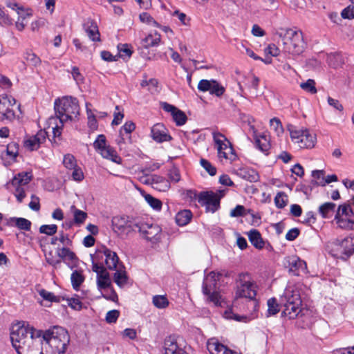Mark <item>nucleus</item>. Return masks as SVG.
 I'll return each instance as SVG.
<instances>
[{
  "instance_id": "423d86ee",
  "label": "nucleus",
  "mask_w": 354,
  "mask_h": 354,
  "mask_svg": "<svg viewBox=\"0 0 354 354\" xmlns=\"http://www.w3.org/2000/svg\"><path fill=\"white\" fill-rule=\"evenodd\" d=\"M327 249L333 257L347 260L354 253V241L351 236L336 239L327 245Z\"/></svg>"
},
{
  "instance_id": "f257e3e1",
  "label": "nucleus",
  "mask_w": 354,
  "mask_h": 354,
  "mask_svg": "<svg viewBox=\"0 0 354 354\" xmlns=\"http://www.w3.org/2000/svg\"><path fill=\"white\" fill-rule=\"evenodd\" d=\"M41 333L24 322L12 328L10 339L18 354H45Z\"/></svg>"
},
{
  "instance_id": "6ab92c4d",
  "label": "nucleus",
  "mask_w": 354,
  "mask_h": 354,
  "mask_svg": "<svg viewBox=\"0 0 354 354\" xmlns=\"http://www.w3.org/2000/svg\"><path fill=\"white\" fill-rule=\"evenodd\" d=\"M286 267L295 276L306 273L307 266L304 261L295 256L288 257L286 260Z\"/></svg>"
},
{
  "instance_id": "e2e57ef3",
  "label": "nucleus",
  "mask_w": 354,
  "mask_h": 354,
  "mask_svg": "<svg viewBox=\"0 0 354 354\" xmlns=\"http://www.w3.org/2000/svg\"><path fill=\"white\" fill-rule=\"evenodd\" d=\"M46 260L48 264L51 265L54 268H57L62 262L61 258H55L51 252L46 255Z\"/></svg>"
},
{
  "instance_id": "2eb2a0df",
  "label": "nucleus",
  "mask_w": 354,
  "mask_h": 354,
  "mask_svg": "<svg viewBox=\"0 0 354 354\" xmlns=\"http://www.w3.org/2000/svg\"><path fill=\"white\" fill-rule=\"evenodd\" d=\"M32 178H12L5 184L9 192H13L19 203H21L26 197L24 186L27 185Z\"/></svg>"
},
{
  "instance_id": "4d7b16f0",
  "label": "nucleus",
  "mask_w": 354,
  "mask_h": 354,
  "mask_svg": "<svg viewBox=\"0 0 354 354\" xmlns=\"http://www.w3.org/2000/svg\"><path fill=\"white\" fill-rule=\"evenodd\" d=\"M349 212L353 214V210L348 204L341 205L338 207L335 216H349Z\"/></svg>"
},
{
  "instance_id": "c756f323",
  "label": "nucleus",
  "mask_w": 354,
  "mask_h": 354,
  "mask_svg": "<svg viewBox=\"0 0 354 354\" xmlns=\"http://www.w3.org/2000/svg\"><path fill=\"white\" fill-rule=\"evenodd\" d=\"M248 238L250 243L258 249H262L264 247V241L260 232L257 230H252L248 232Z\"/></svg>"
},
{
  "instance_id": "0e129e2a",
  "label": "nucleus",
  "mask_w": 354,
  "mask_h": 354,
  "mask_svg": "<svg viewBox=\"0 0 354 354\" xmlns=\"http://www.w3.org/2000/svg\"><path fill=\"white\" fill-rule=\"evenodd\" d=\"M258 6L266 10L271 9L274 3V0H257Z\"/></svg>"
},
{
  "instance_id": "b1692460",
  "label": "nucleus",
  "mask_w": 354,
  "mask_h": 354,
  "mask_svg": "<svg viewBox=\"0 0 354 354\" xmlns=\"http://www.w3.org/2000/svg\"><path fill=\"white\" fill-rule=\"evenodd\" d=\"M84 29L87 35L93 41H100V35L96 23L88 19L83 24Z\"/></svg>"
},
{
  "instance_id": "a878e982",
  "label": "nucleus",
  "mask_w": 354,
  "mask_h": 354,
  "mask_svg": "<svg viewBox=\"0 0 354 354\" xmlns=\"http://www.w3.org/2000/svg\"><path fill=\"white\" fill-rule=\"evenodd\" d=\"M102 253L105 257V263L109 270H116L119 262V258L116 252L109 248H104Z\"/></svg>"
},
{
  "instance_id": "9b49d317",
  "label": "nucleus",
  "mask_w": 354,
  "mask_h": 354,
  "mask_svg": "<svg viewBox=\"0 0 354 354\" xmlns=\"http://www.w3.org/2000/svg\"><path fill=\"white\" fill-rule=\"evenodd\" d=\"M218 193L206 191L198 194V203L205 207L206 212L214 213L219 209L220 201L225 195V190H218Z\"/></svg>"
},
{
  "instance_id": "72a5a7b5",
  "label": "nucleus",
  "mask_w": 354,
  "mask_h": 354,
  "mask_svg": "<svg viewBox=\"0 0 354 354\" xmlns=\"http://www.w3.org/2000/svg\"><path fill=\"white\" fill-rule=\"evenodd\" d=\"M255 143L257 147L263 153H267L270 149V140L265 134L257 136Z\"/></svg>"
},
{
  "instance_id": "bb28decb",
  "label": "nucleus",
  "mask_w": 354,
  "mask_h": 354,
  "mask_svg": "<svg viewBox=\"0 0 354 354\" xmlns=\"http://www.w3.org/2000/svg\"><path fill=\"white\" fill-rule=\"evenodd\" d=\"M164 348L165 354H187L171 337L165 340Z\"/></svg>"
},
{
  "instance_id": "f8f14e48",
  "label": "nucleus",
  "mask_w": 354,
  "mask_h": 354,
  "mask_svg": "<svg viewBox=\"0 0 354 354\" xmlns=\"http://www.w3.org/2000/svg\"><path fill=\"white\" fill-rule=\"evenodd\" d=\"M138 221L129 216H115L111 220L112 229L118 235H128L132 232H136Z\"/></svg>"
},
{
  "instance_id": "aec40b11",
  "label": "nucleus",
  "mask_w": 354,
  "mask_h": 354,
  "mask_svg": "<svg viewBox=\"0 0 354 354\" xmlns=\"http://www.w3.org/2000/svg\"><path fill=\"white\" fill-rule=\"evenodd\" d=\"M161 106L164 111L171 113L177 126H182L186 123L187 117L183 111L167 102H162Z\"/></svg>"
},
{
  "instance_id": "5fc2aeb1",
  "label": "nucleus",
  "mask_w": 354,
  "mask_h": 354,
  "mask_svg": "<svg viewBox=\"0 0 354 354\" xmlns=\"http://www.w3.org/2000/svg\"><path fill=\"white\" fill-rule=\"evenodd\" d=\"M201 166L206 170L207 174L210 176H214L216 174V169L208 160L202 158L201 160Z\"/></svg>"
},
{
  "instance_id": "f03ea898",
  "label": "nucleus",
  "mask_w": 354,
  "mask_h": 354,
  "mask_svg": "<svg viewBox=\"0 0 354 354\" xmlns=\"http://www.w3.org/2000/svg\"><path fill=\"white\" fill-rule=\"evenodd\" d=\"M79 111L80 106L78 101L75 97H64L62 99L55 100V111L56 118H50V122L51 124L58 118L60 125L56 124V125L52 128L55 137H59L61 136L62 128L64 123L68 120H72L73 117L76 118L79 114Z\"/></svg>"
},
{
  "instance_id": "603ef678",
  "label": "nucleus",
  "mask_w": 354,
  "mask_h": 354,
  "mask_svg": "<svg viewBox=\"0 0 354 354\" xmlns=\"http://www.w3.org/2000/svg\"><path fill=\"white\" fill-rule=\"evenodd\" d=\"M270 128L274 129L277 136L283 133V129L279 118H274L270 121Z\"/></svg>"
},
{
  "instance_id": "338daca9",
  "label": "nucleus",
  "mask_w": 354,
  "mask_h": 354,
  "mask_svg": "<svg viewBox=\"0 0 354 354\" xmlns=\"http://www.w3.org/2000/svg\"><path fill=\"white\" fill-rule=\"evenodd\" d=\"M136 129V125L133 122H127L120 129V134H122L124 131L125 133L129 134L133 131Z\"/></svg>"
},
{
  "instance_id": "9d476101",
  "label": "nucleus",
  "mask_w": 354,
  "mask_h": 354,
  "mask_svg": "<svg viewBox=\"0 0 354 354\" xmlns=\"http://www.w3.org/2000/svg\"><path fill=\"white\" fill-rule=\"evenodd\" d=\"M221 276L220 273L210 272L203 283V293L207 296V299L216 306H221L219 293L216 290V281Z\"/></svg>"
},
{
  "instance_id": "ddd939ff",
  "label": "nucleus",
  "mask_w": 354,
  "mask_h": 354,
  "mask_svg": "<svg viewBox=\"0 0 354 354\" xmlns=\"http://www.w3.org/2000/svg\"><path fill=\"white\" fill-rule=\"evenodd\" d=\"M93 147L104 158L118 164L121 163L122 158L118 155L116 151L110 145H106V139L104 135H98L93 142Z\"/></svg>"
},
{
  "instance_id": "bf43d9fd",
  "label": "nucleus",
  "mask_w": 354,
  "mask_h": 354,
  "mask_svg": "<svg viewBox=\"0 0 354 354\" xmlns=\"http://www.w3.org/2000/svg\"><path fill=\"white\" fill-rule=\"evenodd\" d=\"M338 178H316L312 180L313 186H325L332 182L337 181Z\"/></svg>"
},
{
  "instance_id": "de8ad7c7",
  "label": "nucleus",
  "mask_w": 354,
  "mask_h": 354,
  "mask_svg": "<svg viewBox=\"0 0 354 354\" xmlns=\"http://www.w3.org/2000/svg\"><path fill=\"white\" fill-rule=\"evenodd\" d=\"M145 201L147 202V203L154 209L156 210H160L162 208V202L156 198L152 196L150 194H146L145 196Z\"/></svg>"
},
{
  "instance_id": "412c9836",
  "label": "nucleus",
  "mask_w": 354,
  "mask_h": 354,
  "mask_svg": "<svg viewBox=\"0 0 354 354\" xmlns=\"http://www.w3.org/2000/svg\"><path fill=\"white\" fill-rule=\"evenodd\" d=\"M47 138V132L45 130H39L37 134L30 136L24 141V147L30 151L37 150L41 144L44 143Z\"/></svg>"
},
{
  "instance_id": "864d4df0",
  "label": "nucleus",
  "mask_w": 354,
  "mask_h": 354,
  "mask_svg": "<svg viewBox=\"0 0 354 354\" xmlns=\"http://www.w3.org/2000/svg\"><path fill=\"white\" fill-rule=\"evenodd\" d=\"M19 152V145L15 142H12L7 145L6 153L12 158H15Z\"/></svg>"
},
{
  "instance_id": "6e6552de",
  "label": "nucleus",
  "mask_w": 354,
  "mask_h": 354,
  "mask_svg": "<svg viewBox=\"0 0 354 354\" xmlns=\"http://www.w3.org/2000/svg\"><path fill=\"white\" fill-rule=\"evenodd\" d=\"M288 129L290 132L292 140L302 149H312L316 143V135L310 133L308 129H297L293 125H288Z\"/></svg>"
},
{
  "instance_id": "4be33fe9",
  "label": "nucleus",
  "mask_w": 354,
  "mask_h": 354,
  "mask_svg": "<svg viewBox=\"0 0 354 354\" xmlns=\"http://www.w3.org/2000/svg\"><path fill=\"white\" fill-rule=\"evenodd\" d=\"M207 348L211 354H241L230 349L216 339H209Z\"/></svg>"
},
{
  "instance_id": "49530a36",
  "label": "nucleus",
  "mask_w": 354,
  "mask_h": 354,
  "mask_svg": "<svg viewBox=\"0 0 354 354\" xmlns=\"http://www.w3.org/2000/svg\"><path fill=\"white\" fill-rule=\"evenodd\" d=\"M300 87L304 91L311 94H315L317 92V90L315 87V82L312 79H309L306 82L301 83Z\"/></svg>"
},
{
  "instance_id": "052dcab7",
  "label": "nucleus",
  "mask_w": 354,
  "mask_h": 354,
  "mask_svg": "<svg viewBox=\"0 0 354 354\" xmlns=\"http://www.w3.org/2000/svg\"><path fill=\"white\" fill-rule=\"evenodd\" d=\"M115 142L118 147V149L120 151H122L124 153L128 152V146L125 139L123 137V134L119 135V137L115 140Z\"/></svg>"
},
{
  "instance_id": "69168bd1",
  "label": "nucleus",
  "mask_w": 354,
  "mask_h": 354,
  "mask_svg": "<svg viewBox=\"0 0 354 354\" xmlns=\"http://www.w3.org/2000/svg\"><path fill=\"white\" fill-rule=\"evenodd\" d=\"M0 24L10 26L12 24V19L0 8Z\"/></svg>"
},
{
  "instance_id": "393cba45",
  "label": "nucleus",
  "mask_w": 354,
  "mask_h": 354,
  "mask_svg": "<svg viewBox=\"0 0 354 354\" xmlns=\"http://www.w3.org/2000/svg\"><path fill=\"white\" fill-rule=\"evenodd\" d=\"M151 133L152 138L158 142L169 141L172 139L170 135L165 132L163 125L159 123L152 127Z\"/></svg>"
},
{
  "instance_id": "8fccbe9b",
  "label": "nucleus",
  "mask_w": 354,
  "mask_h": 354,
  "mask_svg": "<svg viewBox=\"0 0 354 354\" xmlns=\"http://www.w3.org/2000/svg\"><path fill=\"white\" fill-rule=\"evenodd\" d=\"M287 196L283 192H279L274 198V203L277 207L283 208L287 205Z\"/></svg>"
},
{
  "instance_id": "13d9d810",
  "label": "nucleus",
  "mask_w": 354,
  "mask_h": 354,
  "mask_svg": "<svg viewBox=\"0 0 354 354\" xmlns=\"http://www.w3.org/2000/svg\"><path fill=\"white\" fill-rule=\"evenodd\" d=\"M120 316V311L118 310H111L107 312L105 320L109 324L115 323Z\"/></svg>"
},
{
  "instance_id": "4468645a",
  "label": "nucleus",
  "mask_w": 354,
  "mask_h": 354,
  "mask_svg": "<svg viewBox=\"0 0 354 354\" xmlns=\"http://www.w3.org/2000/svg\"><path fill=\"white\" fill-rule=\"evenodd\" d=\"M16 100L12 96L0 95V120L11 121L15 118V113L13 107Z\"/></svg>"
},
{
  "instance_id": "a19ab883",
  "label": "nucleus",
  "mask_w": 354,
  "mask_h": 354,
  "mask_svg": "<svg viewBox=\"0 0 354 354\" xmlns=\"http://www.w3.org/2000/svg\"><path fill=\"white\" fill-rule=\"evenodd\" d=\"M113 279L115 283L118 286H123L127 282V276L126 272L122 270H117L114 274Z\"/></svg>"
},
{
  "instance_id": "ea45409f",
  "label": "nucleus",
  "mask_w": 354,
  "mask_h": 354,
  "mask_svg": "<svg viewBox=\"0 0 354 354\" xmlns=\"http://www.w3.org/2000/svg\"><path fill=\"white\" fill-rule=\"evenodd\" d=\"M39 295L46 301L50 302L59 303L61 297L55 295L53 292H48L45 289H41L38 291Z\"/></svg>"
},
{
  "instance_id": "58836bf2",
  "label": "nucleus",
  "mask_w": 354,
  "mask_h": 354,
  "mask_svg": "<svg viewBox=\"0 0 354 354\" xmlns=\"http://www.w3.org/2000/svg\"><path fill=\"white\" fill-rule=\"evenodd\" d=\"M162 180H154L153 188L159 192H166L170 187V181L169 178H161Z\"/></svg>"
},
{
  "instance_id": "7ed1b4c3",
  "label": "nucleus",
  "mask_w": 354,
  "mask_h": 354,
  "mask_svg": "<svg viewBox=\"0 0 354 354\" xmlns=\"http://www.w3.org/2000/svg\"><path fill=\"white\" fill-rule=\"evenodd\" d=\"M45 354H64L70 342L67 330L55 326L46 330L42 336Z\"/></svg>"
},
{
  "instance_id": "c03bdc74",
  "label": "nucleus",
  "mask_w": 354,
  "mask_h": 354,
  "mask_svg": "<svg viewBox=\"0 0 354 354\" xmlns=\"http://www.w3.org/2000/svg\"><path fill=\"white\" fill-rule=\"evenodd\" d=\"M141 22L154 27H160V25L146 12H142L139 15Z\"/></svg>"
},
{
  "instance_id": "2f4dec72",
  "label": "nucleus",
  "mask_w": 354,
  "mask_h": 354,
  "mask_svg": "<svg viewBox=\"0 0 354 354\" xmlns=\"http://www.w3.org/2000/svg\"><path fill=\"white\" fill-rule=\"evenodd\" d=\"M58 257L63 259L64 262L70 261L71 263H75L77 260L75 254L68 248H62L57 253Z\"/></svg>"
},
{
  "instance_id": "dca6fc26",
  "label": "nucleus",
  "mask_w": 354,
  "mask_h": 354,
  "mask_svg": "<svg viewBox=\"0 0 354 354\" xmlns=\"http://www.w3.org/2000/svg\"><path fill=\"white\" fill-rule=\"evenodd\" d=\"M136 232H140L145 239L153 243L158 242L160 239L161 228L158 225L138 221Z\"/></svg>"
},
{
  "instance_id": "774afa93",
  "label": "nucleus",
  "mask_w": 354,
  "mask_h": 354,
  "mask_svg": "<svg viewBox=\"0 0 354 354\" xmlns=\"http://www.w3.org/2000/svg\"><path fill=\"white\" fill-rule=\"evenodd\" d=\"M68 304L71 308L77 310H80L82 308V302L80 301V299L76 298L68 299Z\"/></svg>"
},
{
  "instance_id": "7c9ffc66",
  "label": "nucleus",
  "mask_w": 354,
  "mask_h": 354,
  "mask_svg": "<svg viewBox=\"0 0 354 354\" xmlns=\"http://www.w3.org/2000/svg\"><path fill=\"white\" fill-rule=\"evenodd\" d=\"M71 212L73 216V222L77 226L82 225L88 216L86 212L77 209L75 205L71 207Z\"/></svg>"
},
{
  "instance_id": "39448f33",
  "label": "nucleus",
  "mask_w": 354,
  "mask_h": 354,
  "mask_svg": "<svg viewBox=\"0 0 354 354\" xmlns=\"http://www.w3.org/2000/svg\"><path fill=\"white\" fill-rule=\"evenodd\" d=\"M301 303L299 288L295 286H288L280 298V304L284 306L281 315L288 317L290 319L296 318L301 312Z\"/></svg>"
},
{
  "instance_id": "4c0bfd02",
  "label": "nucleus",
  "mask_w": 354,
  "mask_h": 354,
  "mask_svg": "<svg viewBox=\"0 0 354 354\" xmlns=\"http://www.w3.org/2000/svg\"><path fill=\"white\" fill-rule=\"evenodd\" d=\"M62 182L58 178H46L44 180V186L46 189L53 192L59 189L62 185Z\"/></svg>"
},
{
  "instance_id": "a18cd8bd",
  "label": "nucleus",
  "mask_w": 354,
  "mask_h": 354,
  "mask_svg": "<svg viewBox=\"0 0 354 354\" xmlns=\"http://www.w3.org/2000/svg\"><path fill=\"white\" fill-rule=\"evenodd\" d=\"M236 175L239 177H255L259 176V174L250 167H243L237 170Z\"/></svg>"
},
{
  "instance_id": "473e14b6",
  "label": "nucleus",
  "mask_w": 354,
  "mask_h": 354,
  "mask_svg": "<svg viewBox=\"0 0 354 354\" xmlns=\"http://www.w3.org/2000/svg\"><path fill=\"white\" fill-rule=\"evenodd\" d=\"M192 217V212L188 209H184L176 215V222L179 226H184L191 221Z\"/></svg>"
},
{
  "instance_id": "20e7f679",
  "label": "nucleus",
  "mask_w": 354,
  "mask_h": 354,
  "mask_svg": "<svg viewBox=\"0 0 354 354\" xmlns=\"http://www.w3.org/2000/svg\"><path fill=\"white\" fill-rule=\"evenodd\" d=\"M277 35L281 40L284 53L296 56L301 55L304 51L306 44L301 30L281 28L277 32Z\"/></svg>"
},
{
  "instance_id": "0eeeda50",
  "label": "nucleus",
  "mask_w": 354,
  "mask_h": 354,
  "mask_svg": "<svg viewBox=\"0 0 354 354\" xmlns=\"http://www.w3.org/2000/svg\"><path fill=\"white\" fill-rule=\"evenodd\" d=\"M236 283V297L248 298L250 301H252L254 306H256L257 302L254 299L257 295L255 285L252 281H251L249 274H239Z\"/></svg>"
},
{
  "instance_id": "37998d69",
  "label": "nucleus",
  "mask_w": 354,
  "mask_h": 354,
  "mask_svg": "<svg viewBox=\"0 0 354 354\" xmlns=\"http://www.w3.org/2000/svg\"><path fill=\"white\" fill-rule=\"evenodd\" d=\"M267 317L274 315L279 312V304L275 298H270L268 300Z\"/></svg>"
},
{
  "instance_id": "f3484780",
  "label": "nucleus",
  "mask_w": 354,
  "mask_h": 354,
  "mask_svg": "<svg viewBox=\"0 0 354 354\" xmlns=\"http://www.w3.org/2000/svg\"><path fill=\"white\" fill-rule=\"evenodd\" d=\"M198 89L202 92L209 91L211 95L221 97L225 88L215 80H201L198 84Z\"/></svg>"
},
{
  "instance_id": "1a4fd4ad",
  "label": "nucleus",
  "mask_w": 354,
  "mask_h": 354,
  "mask_svg": "<svg viewBox=\"0 0 354 354\" xmlns=\"http://www.w3.org/2000/svg\"><path fill=\"white\" fill-rule=\"evenodd\" d=\"M213 140L217 149L218 156L223 160H233L236 158L231 142L220 132L212 133Z\"/></svg>"
},
{
  "instance_id": "3c124183",
  "label": "nucleus",
  "mask_w": 354,
  "mask_h": 354,
  "mask_svg": "<svg viewBox=\"0 0 354 354\" xmlns=\"http://www.w3.org/2000/svg\"><path fill=\"white\" fill-rule=\"evenodd\" d=\"M57 226L55 224L43 225L39 227V232L48 236H52L57 232Z\"/></svg>"
},
{
  "instance_id": "79ce46f5",
  "label": "nucleus",
  "mask_w": 354,
  "mask_h": 354,
  "mask_svg": "<svg viewBox=\"0 0 354 354\" xmlns=\"http://www.w3.org/2000/svg\"><path fill=\"white\" fill-rule=\"evenodd\" d=\"M153 304L158 308H165L169 306V301L165 295H155L152 299Z\"/></svg>"
},
{
  "instance_id": "5701e85b",
  "label": "nucleus",
  "mask_w": 354,
  "mask_h": 354,
  "mask_svg": "<svg viewBox=\"0 0 354 354\" xmlns=\"http://www.w3.org/2000/svg\"><path fill=\"white\" fill-rule=\"evenodd\" d=\"M63 164L64 167L71 171L72 177H83L82 169L77 165L75 157L71 154H66L64 157Z\"/></svg>"
},
{
  "instance_id": "f704fd0d",
  "label": "nucleus",
  "mask_w": 354,
  "mask_h": 354,
  "mask_svg": "<svg viewBox=\"0 0 354 354\" xmlns=\"http://www.w3.org/2000/svg\"><path fill=\"white\" fill-rule=\"evenodd\" d=\"M335 207L334 203L327 202L319 206V212L323 218H328L334 212Z\"/></svg>"
},
{
  "instance_id": "c9c22d12",
  "label": "nucleus",
  "mask_w": 354,
  "mask_h": 354,
  "mask_svg": "<svg viewBox=\"0 0 354 354\" xmlns=\"http://www.w3.org/2000/svg\"><path fill=\"white\" fill-rule=\"evenodd\" d=\"M335 220L338 227L343 230H353L354 220L351 218H344L342 216H335Z\"/></svg>"
},
{
  "instance_id": "6e6d98bb",
  "label": "nucleus",
  "mask_w": 354,
  "mask_h": 354,
  "mask_svg": "<svg viewBox=\"0 0 354 354\" xmlns=\"http://www.w3.org/2000/svg\"><path fill=\"white\" fill-rule=\"evenodd\" d=\"M26 62L34 66H37L41 64V59L32 53H27L25 57Z\"/></svg>"
},
{
  "instance_id": "09e8293b",
  "label": "nucleus",
  "mask_w": 354,
  "mask_h": 354,
  "mask_svg": "<svg viewBox=\"0 0 354 354\" xmlns=\"http://www.w3.org/2000/svg\"><path fill=\"white\" fill-rule=\"evenodd\" d=\"M118 50L120 57H130L133 53L131 46L127 44H118Z\"/></svg>"
},
{
  "instance_id": "e433bc0d",
  "label": "nucleus",
  "mask_w": 354,
  "mask_h": 354,
  "mask_svg": "<svg viewBox=\"0 0 354 354\" xmlns=\"http://www.w3.org/2000/svg\"><path fill=\"white\" fill-rule=\"evenodd\" d=\"M71 283L75 290H78L84 281V277L80 271L75 270L71 276Z\"/></svg>"
},
{
  "instance_id": "c85d7f7f",
  "label": "nucleus",
  "mask_w": 354,
  "mask_h": 354,
  "mask_svg": "<svg viewBox=\"0 0 354 354\" xmlns=\"http://www.w3.org/2000/svg\"><path fill=\"white\" fill-rule=\"evenodd\" d=\"M161 41L160 35L155 31L154 32L149 33L145 38L142 40V45L146 48L150 47L157 46Z\"/></svg>"
},
{
  "instance_id": "cd10ccee",
  "label": "nucleus",
  "mask_w": 354,
  "mask_h": 354,
  "mask_svg": "<svg viewBox=\"0 0 354 354\" xmlns=\"http://www.w3.org/2000/svg\"><path fill=\"white\" fill-rule=\"evenodd\" d=\"M6 225L15 226L22 230L29 231L32 223L29 220L24 218L10 217L7 220Z\"/></svg>"
},
{
  "instance_id": "a211bd4d",
  "label": "nucleus",
  "mask_w": 354,
  "mask_h": 354,
  "mask_svg": "<svg viewBox=\"0 0 354 354\" xmlns=\"http://www.w3.org/2000/svg\"><path fill=\"white\" fill-rule=\"evenodd\" d=\"M92 270L97 274V284L99 289H105L111 286L109 274L102 265L93 262Z\"/></svg>"
},
{
  "instance_id": "680f3d73",
  "label": "nucleus",
  "mask_w": 354,
  "mask_h": 354,
  "mask_svg": "<svg viewBox=\"0 0 354 354\" xmlns=\"http://www.w3.org/2000/svg\"><path fill=\"white\" fill-rule=\"evenodd\" d=\"M342 17L344 19H353L354 18V6L350 5L344 8L341 13Z\"/></svg>"
}]
</instances>
